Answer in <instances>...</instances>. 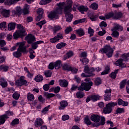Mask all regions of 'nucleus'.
<instances>
[{
  "instance_id": "f257e3e1",
  "label": "nucleus",
  "mask_w": 129,
  "mask_h": 129,
  "mask_svg": "<svg viewBox=\"0 0 129 129\" xmlns=\"http://www.w3.org/2000/svg\"><path fill=\"white\" fill-rule=\"evenodd\" d=\"M67 6L64 8V14L66 18V21L68 23H71L73 19V15L71 14L72 10V0L67 1Z\"/></svg>"
},
{
  "instance_id": "f03ea898",
  "label": "nucleus",
  "mask_w": 129,
  "mask_h": 129,
  "mask_svg": "<svg viewBox=\"0 0 129 129\" xmlns=\"http://www.w3.org/2000/svg\"><path fill=\"white\" fill-rule=\"evenodd\" d=\"M58 6L53 11L50 13L48 15V18L51 20L53 19H58L59 15L62 14V10H63V4L62 3H59L57 4Z\"/></svg>"
},
{
  "instance_id": "7ed1b4c3",
  "label": "nucleus",
  "mask_w": 129,
  "mask_h": 129,
  "mask_svg": "<svg viewBox=\"0 0 129 129\" xmlns=\"http://www.w3.org/2000/svg\"><path fill=\"white\" fill-rule=\"evenodd\" d=\"M17 26L19 30L15 32L13 34V38L15 40L26 36V29H25L24 26L21 24H17Z\"/></svg>"
},
{
  "instance_id": "20e7f679",
  "label": "nucleus",
  "mask_w": 129,
  "mask_h": 129,
  "mask_svg": "<svg viewBox=\"0 0 129 129\" xmlns=\"http://www.w3.org/2000/svg\"><path fill=\"white\" fill-rule=\"evenodd\" d=\"M99 52L101 54H106L108 58L112 57V54H113V49L110 47L109 45H106L103 46L102 48L100 49Z\"/></svg>"
},
{
  "instance_id": "39448f33",
  "label": "nucleus",
  "mask_w": 129,
  "mask_h": 129,
  "mask_svg": "<svg viewBox=\"0 0 129 129\" xmlns=\"http://www.w3.org/2000/svg\"><path fill=\"white\" fill-rule=\"evenodd\" d=\"M26 47L25 46V42L20 43L17 51L13 52V56L16 58H20L22 56V53L26 52Z\"/></svg>"
},
{
  "instance_id": "423d86ee",
  "label": "nucleus",
  "mask_w": 129,
  "mask_h": 129,
  "mask_svg": "<svg viewBox=\"0 0 129 129\" xmlns=\"http://www.w3.org/2000/svg\"><path fill=\"white\" fill-rule=\"evenodd\" d=\"M117 105V103L116 102H110L107 104L105 107L103 108V113L104 114H107L111 113L113 107Z\"/></svg>"
},
{
  "instance_id": "0eeeda50",
  "label": "nucleus",
  "mask_w": 129,
  "mask_h": 129,
  "mask_svg": "<svg viewBox=\"0 0 129 129\" xmlns=\"http://www.w3.org/2000/svg\"><path fill=\"white\" fill-rule=\"evenodd\" d=\"M93 85V83L92 82H89L88 83H83L79 87V90L80 91H89L91 89V86Z\"/></svg>"
},
{
  "instance_id": "6e6552de",
  "label": "nucleus",
  "mask_w": 129,
  "mask_h": 129,
  "mask_svg": "<svg viewBox=\"0 0 129 129\" xmlns=\"http://www.w3.org/2000/svg\"><path fill=\"white\" fill-rule=\"evenodd\" d=\"M122 57L123 58V59L121 58L118 59L116 61L115 64L116 66H118L121 68H125V67H126V65L122 63V62H123V61H127L128 60V57H127V56H126V55L125 54H123L122 55Z\"/></svg>"
},
{
  "instance_id": "1a4fd4ad",
  "label": "nucleus",
  "mask_w": 129,
  "mask_h": 129,
  "mask_svg": "<svg viewBox=\"0 0 129 129\" xmlns=\"http://www.w3.org/2000/svg\"><path fill=\"white\" fill-rule=\"evenodd\" d=\"M62 39H63V33L60 32L58 33L56 36L50 38L49 41L52 44H55V43H57V42L62 40Z\"/></svg>"
},
{
  "instance_id": "9d476101",
  "label": "nucleus",
  "mask_w": 129,
  "mask_h": 129,
  "mask_svg": "<svg viewBox=\"0 0 129 129\" xmlns=\"http://www.w3.org/2000/svg\"><path fill=\"white\" fill-rule=\"evenodd\" d=\"M84 72L86 74H88V76L89 77H91V76H93L94 74H93V72L95 71V69L93 67H89L88 66H86L84 67Z\"/></svg>"
},
{
  "instance_id": "9b49d317",
  "label": "nucleus",
  "mask_w": 129,
  "mask_h": 129,
  "mask_svg": "<svg viewBox=\"0 0 129 129\" xmlns=\"http://www.w3.org/2000/svg\"><path fill=\"white\" fill-rule=\"evenodd\" d=\"M27 82L25 80V77L23 76H21L19 80L15 82V84L17 86H23V85L27 86Z\"/></svg>"
},
{
  "instance_id": "f8f14e48",
  "label": "nucleus",
  "mask_w": 129,
  "mask_h": 129,
  "mask_svg": "<svg viewBox=\"0 0 129 129\" xmlns=\"http://www.w3.org/2000/svg\"><path fill=\"white\" fill-rule=\"evenodd\" d=\"M25 39L27 40V43L31 45L34 42H36V37L32 34H28L26 37Z\"/></svg>"
},
{
  "instance_id": "ddd939ff",
  "label": "nucleus",
  "mask_w": 129,
  "mask_h": 129,
  "mask_svg": "<svg viewBox=\"0 0 129 129\" xmlns=\"http://www.w3.org/2000/svg\"><path fill=\"white\" fill-rule=\"evenodd\" d=\"M105 124V117L102 116L101 118V121L98 123H93L92 125L93 127H97L100 125H104Z\"/></svg>"
},
{
  "instance_id": "4468645a",
  "label": "nucleus",
  "mask_w": 129,
  "mask_h": 129,
  "mask_svg": "<svg viewBox=\"0 0 129 129\" xmlns=\"http://www.w3.org/2000/svg\"><path fill=\"white\" fill-rule=\"evenodd\" d=\"M92 121H94L95 123H98L100 121L101 117L100 116L97 114H92L90 117Z\"/></svg>"
},
{
  "instance_id": "2eb2a0df",
  "label": "nucleus",
  "mask_w": 129,
  "mask_h": 129,
  "mask_svg": "<svg viewBox=\"0 0 129 129\" xmlns=\"http://www.w3.org/2000/svg\"><path fill=\"white\" fill-rule=\"evenodd\" d=\"M12 14L13 16H16V15H18L20 16L22 14H23V9L21 7H16V10H13L12 11Z\"/></svg>"
},
{
  "instance_id": "dca6fc26",
  "label": "nucleus",
  "mask_w": 129,
  "mask_h": 129,
  "mask_svg": "<svg viewBox=\"0 0 129 129\" xmlns=\"http://www.w3.org/2000/svg\"><path fill=\"white\" fill-rule=\"evenodd\" d=\"M44 42L42 40L37 41L36 42H32V43L31 44V48L34 49V50H36L38 47H39L38 45H40V44H43Z\"/></svg>"
},
{
  "instance_id": "f3484780",
  "label": "nucleus",
  "mask_w": 129,
  "mask_h": 129,
  "mask_svg": "<svg viewBox=\"0 0 129 129\" xmlns=\"http://www.w3.org/2000/svg\"><path fill=\"white\" fill-rule=\"evenodd\" d=\"M10 10L3 9L1 11V15L4 18H9L10 17Z\"/></svg>"
},
{
  "instance_id": "a211bd4d",
  "label": "nucleus",
  "mask_w": 129,
  "mask_h": 129,
  "mask_svg": "<svg viewBox=\"0 0 129 129\" xmlns=\"http://www.w3.org/2000/svg\"><path fill=\"white\" fill-rule=\"evenodd\" d=\"M58 82L61 87H67L68 86V81L66 80H59Z\"/></svg>"
},
{
  "instance_id": "6ab92c4d",
  "label": "nucleus",
  "mask_w": 129,
  "mask_h": 129,
  "mask_svg": "<svg viewBox=\"0 0 129 129\" xmlns=\"http://www.w3.org/2000/svg\"><path fill=\"white\" fill-rule=\"evenodd\" d=\"M59 104H60V106L58 107V108L60 110H62V109H64V108H65V107H66V106L68 105V102H67V101H61L59 103Z\"/></svg>"
},
{
  "instance_id": "aec40b11",
  "label": "nucleus",
  "mask_w": 129,
  "mask_h": 129,
  "mask_svg": "<svg viewBox=\"0 0 129 129\" xmlns=\"http://www.w3.org/2000/svg\"><path fill=\"white\" fill-rule=\"evenodd\" d=\"M88 17L92 22H96V21H97V16L95 15L94 13H89Z\"/></svg>"
},
{
  "instance_id": "412c9836",
  "label": "nucleus",
  "mask_w": 129,
  "mask_h": 129,
  "mask_svg": "<svg viewBox=\"0 0 129 129\" xmlns=\"http://www.w3.org/2000/svg\"><path fill=\"white\" fill-rule=\"evenodd\" d=\"M117 103L118 105H122V106H127V105H128L127 102L124 101L120 98L118 99Z\"/></svg>"
},
{
  "instance_id": "4be33fe9",
  "label": "nucleus",
  "mask_w": 129,
  "mask_h": 129,
  "mask_svg": "<svg viewBox=\"0 0 129 129\" xmlns=\"http://www.w3.org/2000/svg\"><path fill=\"white\" fill-rule=\"evenodd\" d=\"M43 123V120L41 118H37L34 122V125L36 127L41 126Z\"/></svg>"
},
{
  "instance_id": "5701e85b",
  "label": "nucleus",
  "mask_w": 129,
  "mask_h": 129,
  "mask_svg": "<svg viewBox=\"0 0 129 129\" xmlns=\"http://www.w3.org/2000/svg\"><path fill=\"white\" fill-rule=\"evenodd\" d=\"M19 1H20V0H6L5 2V5L6 6H12V5H14V4Z\"/></svg>"
},
{
  "instance_id": "b1692460",
  "label": "nucleus",
  "mask_w": 129,
  "mask_h": 129,
  "mask_svg": "<svg viewBox=\"0 0 129 129\" xmlns=\"http://www.w3.org/2000/svg\"><path fill=\"white\" fill-rule=\"evenodd\" d=\"M0 85H1L3 88H5L8 86V82L6 81L5 79L1 78L0 79Z\"/></svg>"
},
{
  "instance_id": "393cba45",
  "label": "nucleus",
  "mask_w": 129,
  "mask_h": 129,
  "mask_svg": "<svg viewBox=\"0 0 129 129\" xmlns=\"http://www.w3.org/2000/svg\"><path fill=\"white\" fill-rule=\"evenodd\" d=\"M17 24L15 22H11L8 24V30L12 31L13 30H15L16 28V25Z\"/></svg>"
},
{
  "instance_id": "a878e982",
  "label": "nucleus",
  "mask_w": 129,
  "mask_h": 129,
  "mask_svg": "<svg viewBox=\"0 0 129 129\" xmlns=\"http://www.w3.org/2000/svg\"><path fill=\"white\" fill-rule=\"evenodd\" d=\"M54 68L56 70L59 69V68H61V66L62 65V62H61V60H58L56 61L54 63Z\"/></svg>"
},
{
  "instance_id": "bb28decb",
  "label": "nucleus",
  "mask_w": 129,
  "mask_h": 129,
  "mask_svg": "<svg viewBox=\"0 0 129 129\" xmlns=\"http://www.w3.org/2000/svg\"><path fill=\"white\" fill-rule=\"evenodd\" d=\"M8 119L7 116L5 114L0 116V125L2 124H4L5 122H6V120Z\"/></svg>"
},
{
  "instance_id": "cd10ccee",
  "label": "nucleus",
  "mask_w": 129,
  "mask_h": 129,
  "mask_svg": "<svg viewBox=\"0 0 129 129\" xmlns=\"http://www.w3.org/2000/svg\"><path fill=\"white\" fill-rule=\"evenodd\" d=\"M34 80L36 82H41V81H43V80H44V78H43L42 75H38L34 78Z\"/></svg>"
},
{
  "instance_id": "c85d7f7f",
  "label": "nucleus",
  "mask_w": 129,
  "mask_h": 129,
  "mask_svg": "<svg viewBox=\"0 0 129 129\" xmlns=\"http://www.w3.org/2000/svg\"><path fill=\"white\" fill-rule=\"evenodd\" d=\"M78 10L81 12V14H84V12H87L88 11V8L87 7L82 6L79 7Z\"/></svg>"
},
{
  "instance_id": "c756f323",
  "label": "nucleus",
  "mask_w": 129,
  "mask_h": 129,
  "mask_svg": "<svg viewBox=\"0 0 129 129\" xmlns=\"http://www.w3.org/2000/svg\"><path fill=\"white\" fill-rule=\"evenodd\" d=\"M84 122L85 123V124H87V125H90L91 124L92 125V122H91L88 116H86L84 118Z\"/></svg>"
},
{
  "instance_id": "7c9ffc66",
  "label": "nucleus",
  "mask_w": 129,
  "mask_h": 129,
  "mask_svg": "<svg viewBox=\"0 0 129 129\" xmlns=\"http://www.w3.org/2000/svg\"><path fill=\"white\" fill-rule=\"evenodd\" d=\"M9 69L10 67L8 66L3 64L0 66V70H1V71L7 72Z\"/></svg>"
},
{
  "instance_id": "2f4dec72",
  "label": "nucleus",
  "mask_w": 129,
  "mask_h": 129,
  "mask_svg": "<svg viewBox=\"0 0 129 129\" xmlns=\"http://www.w3.org/2000/svg\"><path fill=\"white\" fill-rule=\"evenodd\" d=\"M76 32L79 36H84L85 35V32H84V30L82 28L76 30Z\"/></svg>"
},
{
  "instance_id": "473e14b6",
  "label": "nucleus",
  "mask_w": 129,
  "mask_h": 129,
  "mask_svg": "<svg viewBox=\"0 0 129 129\" xmlns=\"http://www.w3.org/2000/svg\"><path fill=\"white\" fill-rule=\"evenodd\" d=\"M111 31H112L111 34V36H112V37H114V38H117L118 36H119V33L117 31L115 30V29L113 28L111 29Z\"/></svg>"
},
{
  "instance_id": "72a5a7b5",
  "label": "nucleus",
  "mask_w": 129,
  "mask_h": 129,
  "mask_svg": "<svg viewBox=\"0 0 129 129\" xmlns=\"http://www.w3.org/2000/svg\"><path fill=\"white\" fill-rule=\"evenodd\" d=\"M118 71H119V70L117 69L114 71V72H112V73H111L110 75L111 78H112L113 79H115V78H116V74L118 73Z\"/></svg>"
},
{
  "instance_id": "f704fd0d",
  "label": "nucleus",
  "mask_w": 129,
  "mask_h": 129,
  "mask_svg": "<svg viewBox=\"0 0 129 129\" xmlns=\"http://www.w3.org/2000/svg\"><path fill=\"white\" fill-rule=\"evenodd\" d=\"M71 67L70 66L68 65L67 63H64L62 66V70H64V71H70V68Z\"/></svg>"
},
{
  "instance_id": "c9c22d12",
  "label": "nucleus",
  "mask_w": 129,
  "mask_h": 129,
  "mask_svg": "<svg viewBox=\"0 0 129 129\" xmlns=\"http://www.w3.org/2000/svg\"><path fill=\"white\" fill-rule=\"evenodd\" d=\"M89 8L92 10H94V11H96V10L98 9V4L93 3V4H91Z\"/></svg>"
},
{
  "instance_id": "e433bc0d",
  "label": "nucleus",
  "mask_w": 129,
  "mask_h": 129,
  "mask_svg": "<svg viewBox=\"0 0 129 129\" xmlns=\"http://www.w3.org/2000/svg\"><path fill=\"white\" fill-rule=\"evenodd\" d=\"M20 96H21V95L17 92H14V94L12 95L13 98H14V99H15V100H18L20 98Z\"/></svg>"
},
{
  "instance_id": "4c0bfd02",
  "label": "nucleus",
  "mask_w": 129,
  "mask_h": 129,
  "mask_svg": "<svg viewBox=\"0 0 129 129\" xmlns=\"http://www.w3.org/2000/svg\"><path fill=\"white\" fill-rule=\"evenodd\" d=\"M122 17V13L121 12H117L115 14V15L114 16V19L115 20H119V19H121Z\"/></svg>"
},
{
  "instance_id": "58836bf2",
  "label": "nucleus",
  "mask_w": 129,
  "mask_h": 129,
  "mask_svg": "<svg viewBox=\"0 0 129 129\" xmlns=\"http://www.w3.org/2000/svg\"><path fill=\"white\" fill-rule=\"evenodd\" d=\"M109 70H110L109 67L107 66L105 68V70L101 73V75H106V74H108L109 73Z\"/></svg>"
},
{
  "instance_id": "ea45409f",
  "label": "nucleus",
  "mask_w": 129,
  "mask_h": 129,
  "mask_svg": "<svg viewBox=\"0 0 129 129\" xmlns=\"http://www.w3.org/2000/svg\"><path fill=\"white\" fill-rule=\"evenodd\" d=\"M67 44L64 42H60L56 45L57 49H62V48H64L65 46H66Z\"/></svg>"
},
{
  "instance_id": "a19ab883",
  "label": "nucleus",
  "mask_w": 129,
  "mask_h": 129,
  "mask_svg": "<svg viewBox=\"0 0 129 129\" xmlns=\"http://www.w3.org/2000/svg\"><path fill=\"white\" fill-rule=\"evenodd\" d=\"M27 99L29 100V101H33V100L35 99L34 95L31 94V93H28L27 94Z\"/></svg>"
},
{
  "instance_id": "79ce46f5",
  "label": "nucleus",
  "mask_w": 129,
  "mask_h": 129,
  "mask_svg": "<svg viewBox=\"0 0 129 129\" xmlns=\"http://www.w3.org/2000/svg\"><path fill=\"white\" fill-rule=\"evenodd\" d=\"M79 91L76 93V96L77 98H83L84 96V93Z\"/></svg>"
},
{
  "instance_id": "37998d69",
  "label": "nucleus",
  "mask_w": 129,
  "mask_h": 129,
  "mask_svg": "<svg viewBox=\"0 0 129 129\" xmlns=\"http://www.w3.org/2000/svg\"><path fill=\"white\" fill-rule=\"evenodd\" d=\"M114 30H117V31H122L123 29V27L122 26L119 25V24H116L115 27L113 28Z\"/></svg>"
},
{
  "instance_id": "c03bdc74",
  "label": "nucleus",
  "mask_w": 129,
  "mask_h": 129,
  "mask_svg": "<svg viewBox=\"0 0 129 129\" xmlns=\"http://www.w3.org/2000/svg\"><path fill=\"white\" fill-rule=\"evenodd\" d=\"M80 60L81 61V62H82L83 65H86L89 62V60L86 57H84L82 59H80Z\"/></svg>"
},
{
  "instance_id": "a18cd8bd",
  "label": "nucleus",
  "mask_w": 129,
  "mask_h": 129,
  "mask_svg": "<svg viewBox=\"0 0 129 129\" xmlns=\"http://www.w3.org/2000/svg\"><path fill=\"white\" fill-rule=\"evenodd\" d=\"M114 16V13L113 12H110L107 14H106L105 15V18L108 20L109 19H110V18H112Z\"/></svg>"
},
{
  "instance_id": "49530a36",
  "label": "nucleus",
  "mask_w": 129,
  "mask_h": 129,
  "mask_svg": "<svg viewBox=\"0 0 129 129\" xmlns=\"http://www.w3.org/2000/svg\"><path fill=\"white\" fill-rule=\"evenodd\" d=\"M19 123H20V122L19 121V119L18 118H15L14 119L12 122L11 123V125H12L13 126L17 125V124H19Z\"/></svg>"
},
{
  "instance_id": "de8ad7c7",
  "label": "nucleus",
  "mask_w": 129,
  "mask_h": 129,
  "mask_svg": "<svg viewBox=\"0 0 129 129\" xmlns=\"http://www.w3.org/2000/svg\"><path fill=\"white\" fill-rule=\"evenodd\" d=\"M44 75L46 77H51L52 76V72L50 70L45 71L44 72Z\"/></svg>"
},
{
  "instance_id": "09e8293b",
  "label": "nucleus",
  "mask_w": 129,
  "mask_h": 129,
  "mask_svg": "<svg viewBox=\"0 0 129 129\" xmlns=\"http://www.w3.org/2000/svg\"><path fill=\"white\" fill-rule=\"evenodd\" d=\"M44 95L46 98H52V97H54V96H55V94L48 93L47 92H45Z\"/></svg>"
},
{
  "instance_id": "8fccbe9b",
  "label": "nucleus",
  "mask_w": 129,
  "mask_h": 129,
  "mask_svg": "<svg viewBox=\"0 0 129 129\" xmlns=\"http://www.w3.org/2000/svg\"><path fill=\"white\" fill-rule=\"evenodd\" d=\"M94 82L95 85L98 86V85H100V84H101V79H100V78H97L96 79H95Z\"/></svg>"
},
{
  "instance_id": "3c124183",
  "label": "nucleus",
  "mask_w": 129,
  "mask_h": 129,
  "mask_svg": "<svg viewBox=\"0 0 129 129\" xmlns=\"http://www.w3.org/2000/svg\"><path fill=\"white\" fill-rule=\"evenodd\" d=\"M91 99H92V100L93 101H97V100L99 99V96L92 95L91 96Z\"/></svg>"
},
{
  "instance_id": "603ef678",
  "label": "nucleus",
  "mask_w": 129,
  "mask_h": 129,
  "mask_svg": "<svg viewBox=\"0 0 129 129\" xmlns=\"http://www.w3.org/2000/svg\"><path fill=\"white\" fill-rule=\"evenodd\" d=\"M126 83V80H123L120 83V89H122V88H124Z\"/></svg>"
},
{
  "instance_id": "864d4df0",
  "label": "nucleus",
  "mask_w": 129,
  "mask_h": 129,
  "mask_svg": "<svg viewBox=\"0 0 129 129\" xmlns=\"http://www.w3.org/2000/svg\"><path fill=\"white\" fill-rule=\"evenodd\" d=\"M88 33L90 35V37H92L93 36V34H94V30L91 28V27H89Z\"/></svg>"
},
{
  "instance_id": "5fc2aeb1",
  "label": "nucleus",
  "mask_w": 129,
  "mask_h": 129,
  "mask_svg": "<svg viewBox=\"0 0 129 129\" xmlns=\"http://www.w3.org/2000/svg\"><path fill=\"white\" fill-rule=\"evenodd\" d=\"M44 24H46V20H44L43 21H41L36 24L39 27H40V29H42V27H43V25H44Z\"/></svg>"
},
{
  "instance_id": "6e6d98bb",
  "label": "nucleus",
  "mask_w": 129,
  "mask_h": 129,
  "mask_svg": "<svg viewBox=\"0 0 129 129\" xmlns=\"http://www.w3.org/2000/svg\"><path fill=\"white\" fill-rule=\"evenodd\" d=\"M62 28H61V26H56L53 27V32H54V33H56V32H58V31H60V30Z\"/></svg>"
},
{
  "instance_id": "4d7b16f0",
  "label": "nucleus",
  "mask_w": 129,
  "mask_h": 129,
  "mask_svg": "<svg viewBox=\"0 0 129 129\" xmlns=\"http://www.w3.org/2000/svg\"><path fill=\"white\" fill-rule=\"evenodd\" d=\"M104 99L105 101H108L111 100V94L110 95H104Z\"/></svg>"
},
{
  "instance_id": "13d9d810",
  "label": "nucleus",
  "mask_w": 129,
  "mask_h": 129,
  "mask_svg": "<svg viewBox=\"0 0 129 129\" xmlns=\"http://www.w3.org/2000/svg\"><path fill=\"white\" fill-rule=\"evenodd\" d=\"M116 113H124V108H117L116 110Z\"/></svg>"
},
{
  "instance_id": "bf43d9fd",
  "label": "nucleus",
  "mask_w": 129,
  "mask_h": 129,
  "mask_svg": "<svg viewBox=\"0 0 129 129\" xmlns=\"http://www.w3.org/2000/svg\"><path fill=\"white\" fill-rule=\"evenodd\" d=\"M37 12L38 15L43 16L44 14V10L42 8L38 9Z\"/></svg>"
},
{
  "instance_id": "052dcab7",
  "label": "nucleus",
  "mask_w": 129,
  "mask_h": 129,
  "mask_svg": "<svg viewBox=\"0 0 129 129\" xmlns=\"http://www.w3.org/2000/svg\"><path fill=\"white\" fill-rule=\"evenodd\" d=\"M6 45H7L6 41H5L3 39H1L0 40V47H1V48H3V47H5V46H6Z\"/></svg>"
},
{
  "instance_id": "680f3d73",
  "label": "nucleus",
  "mask_w": 129,
  "mask_h": 129,
  "mask_svg": "<svg viewBox=\"0 0 129 129\" xmlns=\"http://www.w3.org/2000/svg\"><path fill=\"white\" fill-rule=\"evenodd\" d=\"M6 29L7 28V22H4L3 23H0V29Z\"/></svg>"
},
{
  "instance_id": "e2e57ef3",
  "label": "nucleus",
  "mask_w": 129,
  "mask_h": 129,
  "mask_svg": "<svg viewBox=\"0 0 129 129\" xmlns=\"http://www.w3.org/2000/svg\"><path fill=\"white\" fill-rule=\"evenodd\" d=\"M22 14L23 15H28L29 14V9L27 8L22 9Z\"/></svg>"
},
{
  "instance_id": "0e129e2a",
  "label": "nucleus",
  "mask_w": 129,
  "mask_h": 129,
  "mask_svg": "<svg viewBox=\"0 0 129 129\" xmlns=\"http://www.w3.org/2000/svg\"><path fill=\"white\" fill-rule=\"evenodd\" d=\"M54 67H55L54 64L53 62H50L48 65V69L50 70H53L54 69Z\"/></svg>"
},
{
  "instance_id": "69168bd1",
  "label": "nucleus",
  "mask_w": 129,
  "mask_h": 129,
  "mask_svg": "<svg viewBox=\"0 0 129 129\" xmlns=\"http://www.w3.org/2000/svg\"><path fill=\"white\" fill-rule=\"evenodd\" d=\"M13 114H14V113H13V112H11L10 111H6V113L4 114V115H6L7 118H9V116H10V115H13Z\"/></svg>"
},
{
  "instance_id": "338daca9",
  "label": "nucleus",
  "mask_w": 129,
  "mask_h": 129,
  "mask_svg": "<svg viewBox=\"0 0 129 129\" xmlns=\"http://www.w3.org/2000/svg\"><path fill=\"white\" fill-rule=\"evenodd\" d=\"M70 71H71L72 73H77L78 70L76 69V68L71 67Z\"/></svg>"
},
{
  "instance_id": "774afa93",
  "label": "nucleus",
  "mask_w": 129,
  "mask_h": 129,
  "mask_svg": "<svg viewBox=\"0 0 129 129\" xmlns=\"http://www.w3.org/2000/svg\"><path fill=\"white\" fill-rule=\"evenodd\" d=\"M110 94H111V89H106L105 91V95H110Z\"/></svg>"
}]
</instances>
